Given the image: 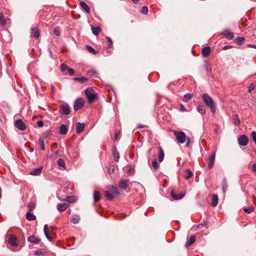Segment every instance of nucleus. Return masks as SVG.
<instances>
[{"instance_id":"nucleus-1","label":"nucleus","mask_w":256,"mask_h":256,"mask_svg":"<svg viewBox=\"0 0 256 256\" xmlns=\"http://www.w3.org/2000/svg\"><path fill=\"white\" fill-rule=\"evenodd\" d=\"M202 98L206 106L210 108L211 112L213 114H215L216 108L212 98L208 94L206 93L202 94Z\"/></svg>"},{"instance_id":"nucleus-2","label":"nucleus","mask_w":256,"mask_h":256,"mask_svg":"<svg viewBox=\"0 0 256 256\" xmlns=\"http://www.w3.org/2000/svg\"><path fill=\"white\" fill-rule=\"evenodd\" d=\"M84 93L86 96L88 101L90 103H91L96 98V94L94 90L92 88H88L85 90Z\"/></svg>"},{"instance_id":"nucleus-3","label":"nucleus","mask_w":256,"mask_h":256,"mask_svg":"<svg viewBox=\"0 0 256 256\" xmlns=\"http://www.w3.org/2000/svg\"><path fill=\"white\" fill-rule=\"evenodd\" d=\"M174 136H176L177 140L180 144H184L186 140V135L184 132L182 131L174 132Z\"/></svg>"},{"instance_id":"nucleus-4","label":"nucleus","mask_w":256,"mask_h":256,"mask_svg":"<svg viewBox=\"0 0 256 256\" xmlns=\"http://www.w3.org/2000/svg\"><path fill=\"white\" fill-rule=\"evenodd\" d=\"M59 112L61 114H68L70 112V106L66 104H61L59 107Z\"/></svg>"},{"instance_id":"nucleus-5","label":"nucleus","mask_w":256,"mask_h":256,"mask_svg":"<svg viewBox=\"0 0 256 256\" xmlns=\"http://www.w3.org/2000/svg\"><path fill=\"white\" fill-rule=\"evenodd\" d=\"M84 100L82 98H78L74 102V110H78L82 108L84 106Z\"/></svg>"},{"instance_id":"nucleus-6","label":"nucleus","mask_w":256,"mask_h":256,"mask_svg":"<svg viewBox=\"0 0 256 256\" xmlns=\"http://www.w3.org/2000/svg\"><path fill=\"white\" fill-rule=\"evenodd\" d=\"M238 144L242 146H246L248 143V138L246 135L242 134L238 138Z\"/></svg>"},{"instance_id":"nucleus-7","label":"nucleus","mask_w":256,"mask_h":256,"mask_svg":"<svg viewBox=\"0 0 256 256\" xmlns=\"http://www.w3.org/2000/svg\"><path fill=\"white\" fill-rule=\"evenodd\" d=\"M14 126L18 130H24L26 129V126L22 120L19 119L16 121Z\"/></svg>"},{"instance_id":"nucleus-8","label":"nucleus","mask_w":256,"mask_h":256,"mask_svg":"<svg viewBox=\"0 0 256 256\" xmlns=\"http://www.w3.org/2000/svg\"><path fill=\"white\" fill-rule=\"evenodd\" d=\"M216 152H213L212 154V156L209 158L208 164V167L209 169H211L214 165V162L215 160V158H216Z\"/></svg>"},{"instance_id":"nucleus-9","label":"nucleus","mask_w":256,"mask_h":256,"mask_svg":"<svg viewBox=\"0 0 256 256\" xmlns=\"http://www.w3.org/2000/svg\"><path fill=\"white\" fill-rule=\"evenodd\" d=\"M222 34L228 40H232L234 37L233 32L228 30H224Z\"/></svg>"},{"instance_id":"nucleus-10","label":"nucleus","mask_w":256,"mask_h":256,"mask_svg":"<svg viewBox=\"0 0 256 256\" xmlns=\"http://www.w3.org/2000/svg\"><path fill=\"white\" fill-rule=\"evenodd\" d=\"M170 195L174 200H178L182 198L184 196L185 192H182L178 194H175V193L172 191L170 192Z\"/></svg>"},{"instance_id":"nucleus-11","label":"nucleus","mask_w":256,"mask_h":256,"mask_svg":"<svg viewBox=\"0 0 256 256\" xmlns=\"http://www.w3.org/2000/svg\"><path fill=\"white\" fill-rule=\"evenodd\" d=\"M40 36V32L36 27H34L32 29L31 37L38 38Z\"/></svg>"},{"instance_id":"nucleus-12","label":"nucleus","mask_w":256,"mask_h":256,"mask_svg":"<svg viewBox=\"0 0 256 256\" xmlns=\"http://www.w3.org/2000/svg\"><path fill=\"white\" fill-rule=\"evenodd\" d=\"M42 167L40 166V167L35 168L34 170L30 172V175L34 176H39L42 173Z\"/></svg>"},{"instance_id":"nucleus-13","label":"nucleus","mask_w":256,"mask_h":256,"mask_svg":"<svg viewBox=\"0 0 256 256\" xmlns=\"http://www.w3.org/2000/svg\"><path fill=\"white\" fill-rule=\"evenodd\" d=\"M68 206L67 203H60L57 204V209L60 212H63L66 210Z\"/></svg>"},{"instance_id":"nucleus-14","label":"nucleus","mask_w":256,"mask_h":256,"mask_svg":"<svg viewBox=\"0 0 256 256\" xmlns=\"http://www.w3.org/2000/svg\"><path fill=\"white\" fill-rule=\"evenodd\" d=\"M16 241H17L16 238L14 236H10L8 240V243L12 246H17L18 244L16 242Z\"/></svg>"},{"instance_id":"nucleus-15","label":"nucleus","mask_w":256,"mask_h":256,"mask_svg":"<svg viewBox=\"0 0 256 256\" xmlns=\"http://www.w3.org/2000/svg\"><path fill=\"white\" fill-rule=\"evenodd\" d=\"M210 52V46H206L202 48V53L204 57H207Z\"/></svg>"},{"instance_id":"nucleus-16","label":"nucleus","mask_w":256,"mask_h":256,"mask_svg":"<svg viewBox=\"0 0 256 256\" xmlns=\"http://www.w3.org/2000/svg\"><path fill=\"white\" fill-rule=\"evenodd\" d=\"M113 156L114 158V160L118 162L120 158L119 153L117 150L116 146H113L112 148Z\"/></svg>"},{"instance_id":"nucleus-17","label":"nucleus","mask_w":256,"mask_h":256,"mask_svg":"<svg viewBox=\"0 0 256 256\" xmlns=\"http://www.w3.org/2000/svg\"><path fill=\"white\" fill-rule=\"evenodd\" d=\"M128 181L126 180L120 179L119 186L122 189H126L128 186Z\"/></svg>"},{"instance_id":"nucleus-18","label":"nucleus","mask_w":256,"mask_h":256,"mask_svg":"<svg viewBox=\"0 0 256 256\" xmlns=\"http://www.w3.org/2000/svg\"><path fill=\"white\" fill-rule=\"evenodd\" d=\"M85 124L78 122L76 125V132L78 134L81 132L84 128Z\"/></svg>"},{"instance_id":"nucleus-19","label":"nucleus","mask_w":256,"mask_h":256,"mask_svg":"<svg viewBox=\"0 0 256 256\" xmlns=\"http://www.w3.org/2000/svg\"><path fill=\"white\" fill-rule=\"evenodd\" d=\"M80 6L88 14L90 13V10L89 6L84 2L82 1L80 2Z\"/></svg>"},{"instance_id":"nucleus-20","label":"nucleus","mask_w":256,"mask_h":256,"mask_svg":"<svg viewBox=\"0 0 256 256\" xmlns=\"http://www.w3.org/2000/svg\"><path fill=\"white\" fill-rule=\"evenodd\" d=\"M28 240L31 243L36 244H38L40 242V240L34 236H32L28 237Z\"/></svg>"},{"instance_id":"nucleus-21","label":"nucleus","mask_w":256,"mask_h":256,"mask_svg":"<svg viewBox=\"0 0 256 256\" xmlns=\"http://www.w3.org/2000/svg\"><path fill=\"white\" fill-rule=\"evenodd\" d=\"M68 132V126L66 124H62L60 128V133L61 134H66Z\"/></svg>"},{"instance_id":"nucleus-22","label":"nucleus","mask_w":256,"mask_h":256,"mask_svg":"<svg viewBox=\"0 0 256 256\" xmlns=\"http://www.w3.org/2000/svg\"><path fill=\"white\" fill-rule=\"evenodd\" d=\"M80 220V218L78 215H73L72 217V218L70 220V221L72 223H73L74 224H76L79 222V221Z\"/></svg>"},{"instance_id":"nucleus-23","label":"nucleus","mask_w":256,"mask_h":256,"mask_svg":"<svg viewBox=\"0 0 256 256\" xmlns=\"http://www.w3.org/2000/svg\"><path fill=\"white\" fill-rule=\"evenodd\" d=\"M104 196L107 198V200H112L114 198V194L110 190L105 191Z\"/></svg>"},{"instance_id":"nucleus-24","label":"nucleus","mask_w":256,"mask_h":256,"mask_svg":"<svg viewBox=\"0 0 256 256\" xmlns=\"http://www.w3.org/2000/svg\"><path fill=\"white\" fill-rule=\"evenodd\" d=\"M218 196L217 194H214L212 199L211 205L212 206H216L218 203Z\"/></svg>"},{"instance_id":"nucleus-25","label":"nucleus","mask_w":256,"mask_h":256,"mask_svg":"<svg viewBox=\"0 0 256 256\" xmlns=\"http://www.w3.org/2000/svg\"><path fill=\"white\" fill-rule=\"evenodd\" d=\"M192 175V172L190 169L186 170L184 173V176L186 180L190 178Z\"/></svg>"},{"instance_id":"nucleus-26","label":"nucleus","mask_w":256,"mask_h":256,"mask_svg":"<svg viewBox=\"0 0 256 256\" xmlns=\"http://www.w3.org/2000/svg\"><path fill=\"white\" fill-rule=\"evenodd\" d=\"M196 242V238L194 236H190L188 239V241L186 242V246H188L192 245Z\"/></svg>"},{"instance_id":"nucleus-27","label":"nucleus","mask_w":256,"mask_h":256,"mask_svg":"<svg viewBox=\"0 0 256 256\" xmlns=\"http://www.w3.org/2000/svg\"><path fill=\"white\" fill-rule=\"evenodd\" d=\"M228 188V184L226 178H224V179H223V180L222 181V192L224 194L226 193Z\"/></svg>"},{"instance_id":"nucleus-28","label":"nucleus","mask_w":256,"mask_h":256,"mask_svg":"<svg viewBox=\"0 0 256 256\" xmlns=\"http://www.w3.org/2000/svg\"><path fill=\"white\" fill-rule=\"evenodd\" d=\"M26 218L28 220L32 221L36 219V216L35 215L31 214L30 212H28L26 214Z\"/></svg>"},{"instance_id":"nucleus-29","label":"nucleus","mask_w":256,"mask_h":256,"mask_svg":"<svg viewBox=\"0 0 256 256\" xmlns=\"http://www.w3.org/2000/svg\"><path fill=\"white\" fill-rule=\"evenodd\" d=\"M100 199V194L98 191H94V200L95 202L99 201Z\"/></svg>"},{"instance_id":"nucleus-30","label":"nucleus","mask_w":256,"mask_h":256,"mask_svg":"<svg viewBox=\"0 0 256 256\" xmlns=\"http://www.w3.org/2000/svg\"><path fill=\"white\" fill-rule=\"evenodd\" d=\"M74 80L76 82H78L80 83L83 84L86 82L88 80L87 78L84 76H82L80 78H74Z\"/></svg>"},{"instance_id":"nucleus-31","label":"nucleus","mask_w":256,"mask_h":256,"mask_svg":"<svg viewBox=\"0 0 256 256\" xmlns=\"http://www.w3.org/2000/svg\"><path fill=\"white\" fill-rule=\"evenodd\" d=\"M197 110L202 115L204 114L206 112L204 106L202 105H198L197 106Z\"/></svg>"},{"instance_id":"nucleus-32","label":"nucleus","mask_w":256,"mask_h":256,"mask_svg":"<svg viewBox=\"0 0 256 256\" xmlns=\"http://www.w3.org/2000/svg\"><path fill=\"white\" fill-rule=\"evenodd\" d=\"M164 154L162 149L160 148V152L158 156V159L160 162H162L164 159Z\"/></svg>"},{"instance_id":"nucleus-33","label":"nucleus","mask_w":256,"mask_h":256,"mask_svg":"<svg viewBox=\"0 0 256 256\" xmlns=\"http://www.w3.org/2000/svg\"><path fill=\"white\" fill-rule=\"evenodd\" d=\"M92 30L94 34L98 36L100 32V27L95 28L94 26H92Z\"/></svg>"},{"instance_id":"nucleus-34","label":"nucleus","mask_w":256,"mask_h":256,"mask_svg":"<svg viewBox=\"0 0 256 256\" xmlns=\"http://www.w3.org/2000/svg\"><path fill=\"white\" fill-rule=\"evenodd\" d=\"M192 96H193L192 94H189V93L186 94L184 95V98H183V100L186 102H188L189 100H190L192 98Z\"/></svg>"},{"instance_id":"nucleus-35","label":"nucleus","mask_w":256,"mask_h":256,"mask_svg":"<svg viewBox=\"0 0 256 256\" xmlns=\"http://www.w3.org/2000/svg\"><path fill=\"white\" fill-rule=\"evenodd\" d=\"M38 141H39V144L40 145L41 149L42 150H45L44 138L40 137L39 138Z\"/></svg>"},{"instance_id":"nucleus-36","label":"nucleus","mask_w":256,"mask_h":256,"mask_svg":"<svg viewBox=\"0 0 256 256\" xmlns=\"http://www.w3.org/2000/svg\"><path fill=\"white\" fill-rule=\"evenodd\" d=\"M109 190L112 194H119V191L114 186H112L110 188Z\"/></svg>"},{"instance_id":"nucleus-37","label":"nucleus","mask_w":256,"mask_h":256,"mask_svg":"<svg viewBox=\"0 0 256 256\" xmlns=\"http://www.w3.org/2000/svg\"><path fill=\"white\" fill-rule=\"evenodd\" d=\"M48 226L47 224H45L44 226V235L46 236V238L48 240H51L52 238L51 237H50L48 236Z\"/></svg>"},{"instance_id":"nucleus-38","label":"nucleus","mask_w":256,"mask_h":256,"mask_svg":"<svg viewBox=\"0 0 256 256\" xmlns=\"http://www.w3.org/2000/svg\"><path fill=\"white\" fill-rule=\"evenodd\" d=\"M58 164L60 168H64L65 162L62 159L60 158L58 160ZM60 169L62 170V168Z\"/></svg>"},{"instance_id":"nucleus-39","label":"nucleus","mask_w":256,"mask_h":256,"mask_svg":"<svg viewBox=\"0 0 256 256\" xmlns=\"http://www.w3.org/2000/svg\"><path fill=\"white\" fill-rule=\"evenodd\" d=\"M9 20L10 19H5L4 17H2V18L0 20V25L3 26L8 24Z\"/></svg>"},{"instance_id":"nucleus-40","label":"nucleus","mask_w":256,"mask_h":256,"mask_svg":"<svg viewBox=\"0 0 256 256\" xmlns=\"http://www.w3.org/2000/svg\"><path fill=\"white\" fill-rule=\"evenodd\" d=\"M254 207L252 206H250L248 208H244V212L248 214H250L254 210Z\"/></svg>"},{"instance_id":"nucleus-41","label":"nucleus","mask_w":256,"mask_h":256,"mask_svg":"<svg viewBox=\"0 0 256 256\" xmlns=\"http://www.w3.org/2000/svg\"><path fill=\"white\" fill-rule=\"evenodd\" d=\"M86 48L88 52L94 54H96V51L91 46L87 45L86 46Z\"/></svg>"},{"instance_id":"nucleus-42","label":"nucleus","mask_w":256,"mask_h":256,"mask_svg":"<svg viewBox=\"0 0 256 256\" xmlns=\"http://www.w3.org/2000/svg\"><path fill=\"white\" fill-rule=\"evenodd\" d=\"M244 40V38L243 37H238L236 38V42L239 44L242 45Z\"/></svg>"},{"instance_id":"nucleus-43","label":"nucleus","mask_w":256,"mask_h":256,"mask_svg":"<svg viewBox=\"0 0 256 256\" xmlns=\"http://www.w3.org/2000/svg\"><path fill=\"white\" fill-rule=\"evenodd\" d=\"M54 34L56 36H59L60 34V28L58 26L55 28L54 31Z\"/></svg>"},{"instance_id":"nucleus-44","label":"nucleus","mask_w":256,"mask_h":256,"mask_svg":"<svg viewBox=\"0 0 256 256\" xmlns=\"http://www.w3.org/2000/svg\"><path fill=\"white\" fill-rule=\"evenodd\" d=\"M240 121L238 116L236 115L234 119V124L236 126H238L240 124Z\"/></svg>"},{"instance_id":"nucleus-45","label":"nucleus","mask_w":256,"mask_h":256,"mask_svg":"<svg viewBox=\"0 0 256 256\" xmlns=\"http://www.w3.org/2000/svg\"><path fill=\"white\" fill-rule=\"evenodd\" d=\"M69 67L65 64H62L60 65V70L64 72L68 69Z\"/></svg>"},{"instance_id":"nucleus-46","label":"nucleus","mask_w":256,"mask_h":256,"mask_svg":"<svg viewBox=\"0 0 256 256\" xmlns=\"http://www.w3.org/2000/svg\"><path fill=\"white\" fill-rule=\"evenodd\" d=\"M152 166L155 170H157L159 168V164L156 160L152 162Z\"/></svg>"},{"instance_id":"nucleus-47","label":"nucleus","mask_w":256,"mask_h":256,"mask_svg":"<svg viewBox=\"0 0 256 256\" xmlns=\"http://www.w3.org/2000/svg\"><path fill=\"white\" fill-rule=\"evenodd\" d=\"M134 168L130 166L128 168V173L130 175H133L134 174Z\"/></svg>"},{"instance_id":"nucleus-48","label":"nucleus","mask_w":256,"mask_h":256,"mask_svg":"<svg viewBox=\"0 0 256 256\" xmlns=\"http://www.w3.org/2000/svg\"><path fill=\"white\" fill-rule=\"evenodd\" d=\"M148 11V8L146 6H144L142 7L141 10L142 13L144 14H147Z\"/></svg>"},{"instance_id":"nucleus-49","label":"nucleus","mask_w":256,"mask_h":256,"mask_svg":"<svg viewBox=\"0 0 256 256\" xmlns=\"http://www.w3.org/2000/svg\"><path fill=\"white\" fill-rule=\"evenodd\" d=\"M251 136L252 137V140L256 144V132L252 131L251 132Z\"/></svg>"},{"instance_id":"nucleus-50","label":"nucleus","mask_w":256,"mask_h":256,"mask_svg":"<svg viewBox=\"0 0 256 256\" xmlns=\"http://www.w3.org/2000/svg\"><path fill=\"white\" fill-rule=\"evenodd\" d=\"M106 38L108 42H109V45H108V48L112 46L113 43H112V40L110 37L107 36Z\"/></svg>"},{"instance_id":"nucleus-51","label":"nucleus","mask_w":256,"mask_h":256,"mask_svg":"<svg viewBox=\"0 0 256 256\" xmlns=\"http://www.w3.org/2000/svg\"><path fill=\"white\" fill-rule=\"evenodd\" d=\"M186 147H188L190 145V144L191 142V140L190 138L188 137V138H186Z\"/></svg>"},{"instance_id":"nucleus-52","label":"nucleus","mask_w":256,"mask_h":256,"mask_svg":"<svg viewBox=\"0 0 256 256\" xmlns=\"http://www.w3.org/2000/svg\"><path fill=\"white\" fill-rule=\"evenodd\" d=\"M68 72L69 73L70 75L72 76L74 74V69L68 68L67 70Z\"/></svg>"},{"instance_id":"nucleus-53","label":"nucleus","mask_w":256,"mask_h":256,"mask_svg":"<svg viewBox=\"0 0 256 256\" xmlns=\"http://www.w3.org/2000/svg\"><path fill=\"white\" fill-rule=\"evenodd\" d=\"M254 88H255V86L254 84H250V86H248V92H250L252 90H254Z\"/></svg>"},{"instance_id":"nucleus-54","label":"nucleus","mask_w":256,"mask_h":256,"mask_svg":"<svg viewBox=\"0 0 256 256\" xmlns=\"http://www.w3.org/2000/svg\"><path fill=\"white\" fill-rule=\"evenodd\" d=\"M44 252H42L40 250H37L35 252L34 254L36 256H40L43 254Z\"/></svg>"},{"instance_id":"nucleus-55","label":"nucleus","mask_w":256,"mask_h":256,"mask_svg":"<svg viewBox=\"0 0 256 256\" xmlns=\"http://www.w3.org/2000/svg\"><path fill=\"white\" fill-rule=\"evenodd\" d=\"M74 198L72 196H67V198H66V200L68 202H73L74 201L72 200Z\"/></svg>"},{"instance_id":"nucleus-56","label":"nucleus","mask_w":256,"mask_h":256,"mask_svg":"<svg viewBox=\"0 0 256 256\" xmlns=\"http://www.w3.org/2000/svg\"><path fill=\"white\" fill-rule=\"evenodd\" d=\"M28 207L29 210H32L34 208V205L32 203H30V204H28Z\"/></svg>"},{"instance_id":"nucleus-57","label":"nucleus","mask_w":256,"mask_h":256,"mask_svg":"<svg viewBox=\"0 0 256 256\" xmlns=\"http://www.w3.org/2000/svg\"><path fill=\"white\" fill-rule=\"evenodd\" d=\"M37 125L38 127H40V128L43 126H44L43 122L42 120L38 121L37 122Z\"/></svg>"},{"instance_id":"nucleus-58","label":"nucleus","mask_w":256,"mask_h":256,"mask_svg":"<svg viewBox=\"0 0 256 256\" xmlns=\"http://www.w3.org/2000/svg\"><path fill=\"white\" fill-rule=\"evenodd\" d=\"M180 110L182 112H185L186 110L184 106L182 104H180Z\"/></svg>"},{"instance_id":"nucleus-59","label":"nucleus","mask_w":256,"mask_h":256,"mask_svg":"<svg viewBox=\"0 0 256 256\" xmlns=\"http://www.w3.org/2000/svg\"><path fill=\"white\" fill-rule=\"evenodd\" d=\"M118 133H116L115 134V136H114V139H115V140H118L119 138V136H118Z\"/></svg>"},{"instance_id":"nucleus-60","label":"nucleus","mask_w":256,"mask_h":256,"mask_svg":"<svg viewBox=\"0 0 256 256\" xmlns=\"http://www.w3.org/2000/svg\"><path fill=\"white\" fill-rule=\"evenodd\" d=\"M232 46H224V48H223V50H228V49H229L230 48H231Z\"/></svg>"},{"instance_id":"nucleus-61","label":"nucleus","mask_w":256,"mask_h":256,"mask_svg":"<svg viewBox=\"0 0 256 256\" xmlns=\"http://www.w3.org/2000/svg\"><path fill=\"white\" fill-rule=\"evenodd\" d=\"M248 46L250 48H256V45L248 44Z\"/></svg>"},{"instance_id":"nucleus-62","label":"nucleus","mask_w":256,"mask_h":256,"mask_svg":"<svg viewBox=\"0 0 256 256\" xmlns=\"http://www.w3.org/2000/svg\"><path fill=\"white\" fill-rule=\"evenodd\" d=\"M252 170L256 172V164H254L252 166Z\"/></svg>"},{"instance_id":"nucleus-63","label":"nucleus","mask_w":256,"mask_h":256,"mask_svg":"<svg viewBox=\"0 0 256 256\" xmlns=\"http://www.w3.org/2000/svg\"><path fill=\"white\" fill-rule=\"evenodd\" d=\"M48 52L50 53V54L51 56V58H53L52 53L50 48H48Z\"/></svg>"},{"instance_id":"nucleus-64","label":"nucleus","mask_w":256,"mask_h":256,"mask_svg":"<svg viewBox=\"0 0 256 256\" xmlns=\"http://www.w3.org/2000/svg\"><path fill=\"white\" fill-rule=\"evenodd\" d=\"M134 4H138L140 0H132Z\"/></svg>"}]
</instances>
